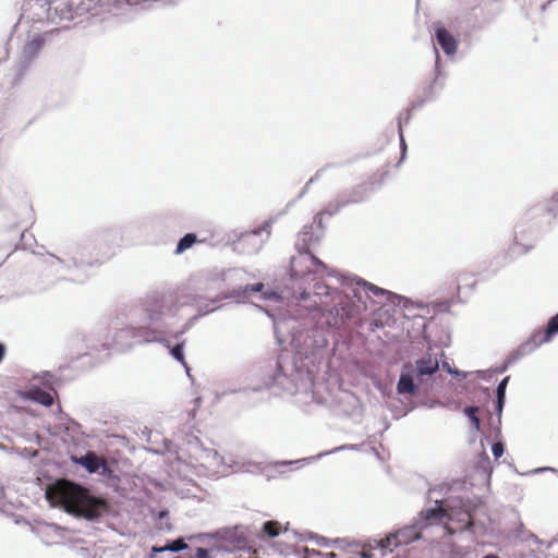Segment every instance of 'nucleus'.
Listing matches in <instances>:
<instances>
[{
	"mask_svg": "<svg viewBox=\"0 0 558 558\" xmlns=\"http://www.w3.org/2000/svg\"><path fill=\"white\" fill-rule=\"evenodd\" d=\"M46 498L51 505L63 508L68 513L88 520L97 519L109 511L107 500L93 497L85 488L65 480L49 486Z\"/></svg>",
	"mask_w": 558,
	"mask_h": 558,
	"instance_id": "nucleus-1",
	"label": "nucleus"
},
{
	"mask_svg": "<svg viewBox=\"0 0 558 558\" xmlns=\"http://www.w3.org/2000/svg\"><path fill=\"white\" fill-rule=\"evenodd\" d=\"M44 40L40 37L32 39L24 46L23 52L19 62L12 68V73L9 75L11 85H15L22 81L26 72L29 70L33 61L39 56Z\"/></svg>",
	"mask_w": 558,
	"mask_h": 558,
	"instance_id": "nucleus-2",
	"label": "nucleus"
},
{
	"mask_svg": "<svg viewBox=\"0 0 558 558\" xmlns=\"http://www.w3.org/2000/svg\"><path fill=\"white\" fill-rule=\"evenodd\" d=\"M434 38L441 50L448 57L456 54L458 49V43L453 35L440 23L434 26Z\"/></svg>",
	"mask_w": 558,
	"mask_h": 558,
	"instance_id": "nucleus-3",
	"label": "nucleus"
},
{
	"mask_svg": "<svg viewBox=\"0 0 558 558\" xmlns=\"http://www.w3.org/2000/svg\"><path fill=\"white\" fill-rule=\"evenodd\" d=\"M296 247L299 250V255L291 258L290 274L292 278H302L311 272L308 266L303 267L307 263L308 248L305 244L302 246L296 244Z\"/></svg>",
	"mask_w": 558,
	"mask_h": 558,
	"instance_id": "nucleus-4",
	"label": "nucleus"
},
{
	"mask_svg": "<svg viewBox=\"0 0 558 558\" xmlns=\"http://www.w3.org/2000/svg\"><path fill=\"white\" fill-rule=\"evenodd\" d=\"M414 366L411 363H405L403 365L398 385L397 391L400 395H414L416 392V385L413 379Z\"/></svg>",
	"mask_w": 558,
	"mask_h": 558,
	"instance_id": "nucleus-5",
	"label": "nucleus"
},
{
	"mask_svg": "<svg viewBox=\"0 0 558 558\" xmlns=\"http://www.w3.org/2000/svg\"><path fill=\"white\" fill-rule=\"evenodd\" d=\"M546 543L534 534H525V558H546Z\"/></svg>",
	"mask_w": 558,
	"mask_h": 558,
	"instance_id": "nucleus-6",
	"label": "nucleus"
},
{
	"mask_svg": "<svg viewBox=\"0 0 558 558\" xmlns=\"http://www.w3.org/2000/svg\"><path fill=\"white\" fill-rule=\"evenodd\" d=\"M411 532L412 527H404L396 533H391L385 538L380 539L378 546L384 550L392 551L393 548L400 545L409 544V538H401V536Z\"/></svg>",
	"mask_w": 558,
	"mask_h": 558,
	"instance_id": "nucleus-7",
	"label": "nucleus"
},
{
	"mask_svg": "<svg viewBox=\"0 0 558 558\" xmlns=\"http://www.w3.org/2000/svg\"><path fill=\"white\" fill-rule=\"evenodd\" d=\"M72 460L85 468L89 473L97 472L101 466L106 465V461L98 457L95 452L88 451L85 456L76 458L72 457Z\"/></svg>",
	"mask_w": 558,
	"mask_h": 558,
	"instance_id": "nucleus-8",
	"label": "nucleus"
},
{
	"mask_svg": "<svg viewBox=\"0 0 558 558\" xmlns=\"http://www.w3.org/2000/svg\"><path fill=\"white\" fill-rule=\"evenodd\" d=\"M439 368L438 361L432 356L420 359L415 362L414 373L417 377L433 375Z\"/></svg>",
	"mask_w": 558,
	"mask_h": 558,
	"instance_id": "nucleus-9",
	"label": "nucleus"
},
{
	"mask_svg": "<svg viewBox=\"0 0 558 558\" xmlns=\"http://www.w3.org/2000/svg\"><path fill=\"white\" fill-rule=\"evenodd\" d=\"M426 521H439L441 522L444 519L453 520L452 511H448L441 505V502H437L436 507L427 509L424 515Z\"/></svg>",
	"mask_w": 558,
	"mask_h": 558,
	"instance_id": "nucleus-10",
	"label": "nucleus"
},
{
	"mask_svg": "<svg viewBox=\"0 0 558 558\" xmlns=\"http://www.w3.org/2000/svg\"><path fill=\"white\" fill-rule=\"evenodd\" d=\"M551 340L550 335H547V329L545 330H536L534 331L527 341H525V347H530L531 349H535L538 345L546 343Z\"/></svg>",
	"mask_w": 558,
	"mask_h": 558,
	"instance_id": "nucleus-11",
	"label": "nucleus"
},
{
	"mask_svg": "<svg viewBox=\"0 0 558 558\" xmlns=\"http://www.w3.org/2000/svg\"><path fill=\"white\" fill-rule=\"evenodd\" d=\"M29 395H31L32 400H34L45 407H50L53 403V397L45 390L35 389V390H32Z\"/></svg>",
	"mask_w": 558,
	"mask_h": 558,
	"instance_id": "nucleus-12",
	"label": "nucleus"
},
{
	"mask_svg": "<svg viewBox=\"0 0 558 558\" xmlns=\"http://www.w3.org/2000/svg\"><path fill=\"white\" fill-rule=\"evenodd\" d=\"M186 546H187L186 543L182 538H179V539L173 541L172 543L167 544L166 546H161V547L154 546L151 548V551L154 554L162 553L166 550L180 551V550L185 549Z\"/></svg>",
	"mask_w": 558,
	"mask_h": 558,
	"instance_id": "nucleus-13",
	"label": "nucleus"
},
{
	"mask_svg": "<svg viewBox=\"0 0 558 558\" xmlns=\"http://www.w3.org/2000/svg\"><path fill=\"white\" fill-rule=\"evenodd\" d=\"M197 242V238L194 233H186L178 243L175 254H182L187 248L192 247Z\"/></svg>",
	"mask_w": 558,
	"mask_h": 558,
	"instance_id": "nucleus-14",
	"label": "nucleus"
},
{
	"mask_svg": "<svg viewBox=\"0 0 558 558\" xmlns=\"http://www.w3.org/2000/svg\"><path fill=\"white\" fill-rule=\"evenodd\" d=\"M262 532L268 537H277L281 533V524L278 521H267L264 523Z\"/></svg>",
	"mask_w": 558,
	"mask_h": 558,
	"instance_id": "nucleus-15",
	"label": "nucleus"
},
{
	"mask_svg": "<svg viewBox=\"0 0 558 558\" xmlns=\"http://www.w3.org/2000/svg\"><path fill=\"white\" fill-rule=\"evenodd\" d=\"M477 412H478L477 407H466L464 409V414L469 417L472 427L476 430H480L481 421L477 416Z\"/></svg>",
	"mask_w": 558,
	"mask_h": 558,
	"instance_id": "nucleus-16",
	"label": "nucleus"
},
{
	"mask_svg": "<svg viewBox=\"0 0 558 558\" xmlns=\"http://www.w3.org/2000/svg\"><path fill=\"white\" fill-rule=\"evenodd\" d=\"M183 348H184V341H182V342L178 343L177 345H174L173 348H171L170 352H171V355L187 369L189 367H187V364L184 359Z\"/></svg>",
	"mask_w": 558,
	"mask_h": 558,
	"instance_id": "nucleus-17",
	"label": "nucleus"
},
{
	"mask_svg": "<svg viewBox=\"0 0 558 558\" xmlns=\"http://www.w3.org/2000/svg\"><path fill=\"white\" fill-rule=\"evenodd\" d=\"M546 558H558V535L546 543Z\"/></svg>",
	"mask_w": 558,
	"mask_h": 558,
	"instance_id": "nucleus-18",
	"label": "nucleus"
},
{
	"mask_svg": "<svg viewBox=\"0 0 558 558\" xmlns=\"http://www.w3.org/2000/svg\"><path fill=\"white\" fill-rule=\"evenodd\" d=\"M546 329L547 335H550L551 338L558 333V313L549 319Z\"/></svg>",
	"mask_w": 558,
	"mask_h": 558,
	"instance_id": "nucleus-19",
	"label": "nucleus"
},
{
	"mask_svg": "<svg viewBox=\"0 0 558 558\" xmlns=\"http://www.w3.org/2000/svg\"><path fill=\"white\" fill-rule=\"evenodd\" d=\"M362 286L364 287V289L367 292L373 293L375 296L384 295L386 293V291L384 289H381L373 283H369L367 281H362Z\"/></svg>",
	"mask_w": 558,
	"mask_h": 558,
	"instance_id": "nucleus-20",
	"label": "nucleus"
},
{
	"mask_svg": "<svg viewBox=\"0 0 558 558\" xmlns=\"http://www.w3.org/2000/svg\"><path fill=\"white\" fill-rule=\"evenodd\" d=\"M459 522L462 523L461 530L470 529L473 525L472 515L468 511L461 512V518Z\"/></svg>",
	"mask_w": 558,
	"mask_h": 558,
	"instance_id": "nucleus-21",
	"label": "nucleus"
},
{
	"mask_svg": "<svg viewBox=\"0 0 558 558\" xmlns=\"http://www.w3.org/2000/svg\"><path fill=\"white\" fill-rule=\"evenodd\" d=\"M493 454L496 459L500 458L504 453V446L501 442H495L492 447Z\"/></svg>",
	"mask_w": 558,
	"mask_h": 558,
	"instance_id": "nucleus-22",
	"label": "nucleus"
},
{
	"mask_svg": "<svg viewBox=\"0 0 558 558\" xmlns=\"http://www.w3.org/2000/svg\"><path fill=\"white\" fill-rule=\"evenodd\" d=\"M307 262H311L313 265L322 267L323 269L326 268V265L313 254L307 253Z\"/></svg>",
	"mask_w": 558,
	"mask_h": 558,
	"instance_id": "nucleus-23",
	"label": "nucleus"
},
{
	"mask_svg": "<svg viewBox=\"0 0 558 558\" xmlns=\"http://www.w3.org/2000/svg\"><path fill=\"white\" fill-rule=\"evenodd\" d=\"M263 288H264L263 283H255V284L246 286L244 292L245 293H247V292H259V291H262Z\"/></svg>",
	"mask_w": 558,
	"mask_h": 558,
	"instance_id": "nucleus-24",
	"label": "nucleus"
},
{
	"mask_svg": "<svg viewBox=\"0 0 558 558\" xmlns=\"http://www.w3.org/2000/svg\"><path fill=\"white\" fill-rule=\"evenodd\" d=\"M558 209V194L554 195L550 199L549 210L554 211Z\"/></svg>",
	"mask_w": 558,
	"mask_h": 558,
	"instance_id": "nucleus-25",
	"label": "nucleus"
},
{
	"mask_svg": "<svg viewBox=\"0 0 558 558\" xmlns=\"http://www.w3.org/2000/svg\"><path fill=\"white\" fill-rule=\"evenodd\" d=\"M418 537V534L412 529L411 533L403 534L401 538H409V543L416 539Z\"/></svg>",
	"mask_w": 558,
	"mask_h": 558,
	"instance_id": "nucleus-26",
	"label": "nucleus"
},
{
	"mask_svg": "<svg viewBox=\"0 0 558 558\" xmlns=\"http://www.w3.org/2000/svg\"><path fill=\"white\" fill-rule=\"evenodd\" d=\"M506 383H507V379H504L499 386H498V396H499V399L501 398V396L504 395V390H505V386H506Z\"/></svg>",
	"mask_w": 558,
	"mask_h": 558,
	"instance_id": "nucleus-27",
	"label": "nucleus"
},
{
	"mask_svg": "<svg viewBox=\"0 0 558 558\" xmlns=\"http://www.w3.org/2000/svg\"><path fill=\"white\" fill-rule=\"evenodd\" d=\"M360 555L361 558H373L371 550L363 549Z\"/></svg>",
	"mask_w": 558,
	"mask_h": 558,
	"instance_id": "nucleus-28",
	"label": "nucleus"
},
{
	"mask_svg": "<svg viewBox=\"0 0 558 558\" xmlns=\"http://www.w3.org/2000/svg\"><path fill=\"white\" fill-rule=\"evenodd\" d=\"M5 354V347L3 343H0V362L3 360Z\"/></svg>",
	"mask_w": 558,
	"mask_h": 558,
	"instance_id": "nucleus-29",
	"label": "nucleus"
},
{
	"mask_svg": "<svg viewBox=\"0 0 558 558\" xmlns=\"http://www.w3.org/2000/svg\"><path fill=\"white\" fill-rule=\"evenodd\" d=\"M335 557H336V554L332 551L324 554V558H335Z\"/></svg>",
	"mask_w": 558,
	"mask_h": 558,
	"instance_id": "nucleus-30",
	"label": "nucleus"
},
{
	"mask_svg": "<svg viewBox=\"0 0 558 558\" xmlns=\"http://www.w3.org/2000/svg\"><path fill=\"white\" fill-rule=\"evenodd\" d=\"M447 531L449 534H453L454 533V530H452L450 526H446Z\"/></svg>",
	"mask_w": 558,
	"mask_h": 558,
	"instance_id": "nucleus-31",
	"label": "nucleus"
},
{
	"mask_svg": "<svg viewBox=\"0 0 558 558\" xmlns=\"http://www.w3.org/2000/svg\"><path fill=\"white\" fill-rule=\"evenodd\" d=\"M483 558H499V557H498V556H496V555H486V556H484Z\"/></svg>",
	"mask_w": 558,
	"mask_h": 558,
	"instance_id": "nucleus-32",
	"label": "nucleus"
},
{
	"mask_svg": "<svg viewBox=\"0 0 558 558\" xmlns=\"http://www.w3.org/2000/svg\"><path fill=\"white\" fill-rule=\"evenodd\" d=\"M438 60H439V54H438V52L436 51V64L438 63Z\"/></svg>",
	"mask_w": 558,
	"mask_h": 558,
	"instance_id": "nucleus-33",
	"label": "nucleus"
},
{
	"mask_svg": "<svg viewBox=\"0 0 558 558\" xmlns=\"http://www.w3.org/2000/svg\"><path fill=\"white\" fill-rule=\"evenodd\" d=\"M259 232H260V230H254L253 234H258Z\"/></svg>",
	"mask_w": 558,
	"mask_h": 558,
	"instance_id": "nucleus-34",
	"label": "nucleus"
}]
</instances>
